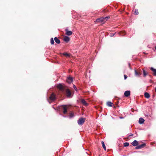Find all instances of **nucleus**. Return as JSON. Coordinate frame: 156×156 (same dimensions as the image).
Returning <instances> with one entry per match:
<instances>
[{
  "mask_svg": "<svg viewBox=\"0 0 156 156\" xmlns=\"http://www.w3.org/2000/svg\"><path fill=\"white\" fill-rule=\"evenodd\" d=\"M50 100L53 101L56 99V96L54 94H52L50 97Z\"/></svg>",
  "mask_w": 156,
  "mask_h": 156,
  "instance_id": "3",
  "label": "nucleus"
},
{
  "mask_svg": "<svg viewBox=\"0 0 156 156\" xmlns=\"http://www.w3.org/2000/svg\"><path fill=\"white\" fill-rule=\"evenodd\" d=\"M124 77L125 80L127 78V76L126 75H124Z\"/></svg>",
  "mask_w": 156,
  "mask_h": 156,
  "instance_id": "27",
  "label": "nucleus"
},
{
  "mask_svg": "<svg viewBox=\"0 0 156 156\" xmlns=\"http://www.w3.org/2000/svg\"><path fill=\"white\" fill-rule=\"evenodd\" d=\"M81 102L82 104L85 106H87L88 105V103L86 102V101L84 99H82L81 100Z\"/></svg>",
  "mask_w": 156,
  "mask_h": 156,
  "instance_id": "11",
  "label": "nucleus"
},
{
  "mask_svg": "<svg viewBox=\"0 0 156 156\" xmlns=\"http://www.w3.org/2000/svg\"><path fill=\"white\" fill-rule=\"evenodd\" d=\"M66 96L68 97H70L71 95V92L70 91V90L69 89H67L66 90Z\"/></svg>",
  "mask_w": 156,
  "mask_h": 156,
  "instance_id": "4",
  "label": "nucleus"
},
{
  "mask_svg": "<svg viewBox=\"0 0 156 156\" xmlns=\"http://www.w3.org/2000/svg\"><path fill=\"white\" fill-rule=\"evenodd\" d=\"M115 34H110V36L111 37H112Z\"/></svg>",
  "mask_w": 156,
  "mask_h": 156,
  "instance_id": "30",
  "label": "nucleus"
},
{
  "mask_svg": "<svg viewBox=\"0 0 156 156\" xmlns=\"http://www.w3.org/2000/svg\"><path fill=\"white\" fill-rule=\"evenodd\" d=\"M137 76H139L140 75V74L138 73V72L137 71Z\"/></svg>",
  "mask_w": 156,
  "mask_h": 156,
  "instance_id": "31",
  "label": "nucleus"
},
{
  "mask_svg": "<svg viewBox=\"0 0 156 156\" xmlns=\"http://www.w3.org/2000/svg\"><path fill=\"white\" fill-rule=\"evenodd\" d=\"M66 32V34L68 36H70L72 34V32L71 31H69L68 29H66L65 30Z\"/></svg>",
  "mask_w": 156,
  "mask_h": 156,
  "instance_id": "8",
  "label": "nucleus"
},
{
  "mask_svg": "<svg viewBox=\"0 0 156 156\" xmlns=\"http://www.w3.org/2000/svg\"><path fill=\"white\" fill-rule=\"evenodd\" d=\"M129 145V144L128 142H125L124 143V147H127Z\"/></svg>",
  "mask_w": 156,
  "mask_h": 156,
  "instance_id": "21",
  "label": "nucleus"
},
{
  "mask_svg": "<svg viewBox=\"0 0 156 156\" xmlns=\"http://www.w3.org/2000/svg\"><path fill=\"white\" fill-rule=\"evenodd\" d=\"M73 87L74 88L75 90L76 91H77V88H76L75 85H74V84L73 85Z\"/></svg>",
  "mask_w": 156,
  "mask_h": 156,
  "instance_id": "26",
  "label": "nucleus"
},
{
  "mask_svg": "<svg viewBox=\"0 0 156 156\" xmlns=\"http://www.w3.org/2000/svg\"><path fill=\"white\" fill-rule=\"evenodd\" d=\"M130 92L129 90H127L124 93V95L126 97H128L130 95Z\"/></svg>",
  "mask_w": 156,
  "mask_h": 156,
  "instance_id": "9",
  "label": "nucleus"
},
{
  "mask_svg": "<svg viewBox=\"0 0 156 156\" xmlns=\"http://www.w3.org/2000/svg\"><path fill=\"white\" fill-rule=\"evenodd\" d=\"M105 21L104 17H102L96 20V22H102Z\"/></svg>",
  "mask_w": 156,
  "mask_h": 156,
  "instance_id": "5",
  "label": "nucleus"
},
{
  "mask_svg": "<svg viewBox=\"0 0 156 156\" xmlns=\"http://www.w3.org/2000/svg\"><path fill=\"white\" fill-rule=\"evenodd\" d=\"M113 103L111 102L108 101L107 102V105L109 107H112Z\"/></svg>",
  "mask_w": 156,
  "mask_h": 156,
  "instance_id": "18",
  "label": "nucleus"
},
{
  "mask_svg": "<svg viewBox=\"0 0 156 156\" xmlns=\"http://www.w3.org/2000/svg\"><path fill=\"white\" fill-rule=\"evenodd\" d=\"M51 44H53L54 43V42L53 38H51Z\"/></svg>",
  "mask_w": 156,
  "mask_h": 156,
  "instance_id": "22",
  "label": "nucleus"
},
{
  "mask_svg": "<svg viewBox=\"0 0 156 156\" xmlns=\"http://www.w3.org/2000/svg\"><path fill=\"white\" fill-rule=\"evenodd\" d=\"M64 40L66 42H68L69 41V38L67 36H65L64 38Z\"/></svg>",
  "mask_w": 156,
  "mask_h": 156,
  "instance_id": "15",
  "label": "nucleus"
},
{
  "mask_svg": "<svg viewBox=\"0 0 156 156\" xmlns=\"http://www.w3.org/2000/svg\"><path fill=\"white\" fill-rule=\"evenodd\" d=\"M121 33H123V34H124L123 35H122V36H123L125 34V32L124 31H122Z\"/></svg>",
  "mask_w": 156,
  "mask_h": 156,
  "instance_id": "29",
  "label": "nucleus"
},
{
  "mask_svg": "<svg viewBox=\"0 0 156 156\" xmlns=\"http://www.w3.org/2000/svg\"><path fill=\"white\" fill-rule=\"evenodd\" d=\"M150 69L153 72V75L155 76H156V69L152 67L150 68Z\"/></svg>",
  "mask_w": 156,
  "mask_h": 156,
  "instance_id": "12",
  "label": "nucleus"
},
{
  "mask_svg": "<svg viewBox=\"0 0 156 156\" xmlns=\"http://www.w3.org/2000/svg\"><path fill=\"white\" fill-rule=\"evenodd\" d=\"M99 156H100L99 155Z\"/></svg>",
  "mask_w": 156,
  "mask_h": 156,
  "instance_id": "35",
  "label": "nucleus"
},
{
  "mask_svg": "<svg viewBox=\"0 0 156 156\" xmlns=\"http://www.w3.org/2000/svg\"><path fill=\"white\" fill-rule=\"evenodd\" d=\"M144 120L143 118H140L139 119V122L140 124H141L144 123Z\"/></svg>",
  "mask_w": 156,
  "mask_h": 156,
  "instance_id": "13",
  "label": "nucleus"
},
{
  "mask_svg": "<svg viewBox=\"0 0 156 156\" xmlns=\"http://www.w3.org/2000/svg\"><path fill=\"white\" fill-rule=\"evenodd\" d=\"M73 81V79L72 77H68L66 79V81L69 83H71Z\"/></svg>",
  "mask_w": 156,
  "mask_h": 156,
  "instance_id": "6",
  "label": "nucleus"
},
{
  "mask_svg": "<svg viewBox=\"0 0 156 156\" xmlns=\"http://www.w3.org/2000/svg\"><path fill=\"white\" fill-rule=\"evenodd\" d=\"M155 91L156 92V87L155 88Z\"/></svg>",
  "mask_w": 156,
  "mask_h": 156,
  "instance_id": "34",
  "label": "nucleus"
},
{
  "mask_svg": "<svg viewBox=\"0 0 156 156\" xmlns=\"http://www.w3.org/2000/svg\"><path fill=\"white\" fill-rule=\"evenodd\" d=\"M54 40L55 42L58 44H59L60 43V41L57 37L54 38Z\"/></svg>",
  "mask_w": 156,
  "mask_h": 156,
  "instance_id": "14",
  "label": "nucleus"
},
{
  "mask_svg": "<svg viewBox=\"0 0 156 156\" xmlns=\"http://www.w3.org/2000/svg\"><path fill=\"white\" fill-rule=\"evenodd\" d=\"M145 97L147 98H148L150 97V95L147 92H145L144 94Z\"/></svg>",
  "mask_w": 156,
  "mask_h": 156,
  "instance_id": "16",
  "label": "nucleus"
},
{
  "mask_svg": "<svg viewBox=\"0 0 156 156\" xmlns=\"http://www.w3.org/2000/svg\"><path fill=\"white\" fill-rule=\"evenodd\" d=\"M148 73L147 72L145 71V70H143V75L144 77H146V76L147 75Z\"/></svg>",
  "mask_w": 156,
  "mask_h": 156,
  "instance_id": "19",
  "label": "nucleus"
},
{
  "mask_svg": "<svg viewBox=\"0 0 156 156\" xmlns=\"http://www.w3.org/2000/svg\"><path fill=\"white\" fill-rule=\"evenodd\" d=\"M110 18V17L109 16H108L106 17H104V19L105 20V21H106L107 20L109 19Z\"/></svg>",
  "mask_w": 156,
  "mask_h": 156,
  "instance_id": "23",
  "label": "nucleus"
},
{
  "mask_svg": "<svg viewBox=\"0 0 156 156\" xmlns=\"http://www.w3.org/2000/svg\"><path fill=\"white\" fill-rule=\"evenodd\" d=\"M63 55H65L66 56H67V57H69V56H70V55L69 54H68V53H63Z\"/></svg>",
  "mask_w": 156,
  "mask_h": 156,
  "instance_id": "24",
  "label": "nucleus"
},
{
  "mask_svg": "<svg viewBox=\"0 0 156 156\" xmlns=\"http://www.w3.org/2000/svg\"><path fill=\"white\" fill-rule=\"evenodd\" d=\"M101 144H102V147H103L104 149V150L105 151H106V147L105 146V144H104V142L103 141H102L101 142Z\"/></svg>",
  "mask_w": 156,
  "mask_h": 156,
  "instance_id": "17",
  "label": "nucleus"
},
{
  "mask_svg": "<svg viewBox=\"0 0 156 156\" xmlns=\"http://www.w3.org/2000/svg\"><path fill=\"white\" fill-rule=\"evenodd\" d=\"M63 109V114H65L67 113V108L66 106H64L62 107Z\"/></svg>",
  "mask_w": 156,
  "mask_h": 156,
  "instance_id": "10",
  "label": "nucleus"
},
{
  "mask_svg": "<svg viewBox=\"0 0 156 156\" xmlns=\"http://www.w3.org/2000/svg\"><path fill=\"white\" fill-rule=\"evenodd\" d=\"M136 9H135V11H134V14H135V15H136Z\"/></svg>",
  "mask_w": 156,
  "mask_h": 156,
  "instance_id": "28",
  "label": "nucleus"
},
{
  "mask_svg": "<svg viewBox=\"0 0 156 156\" xmlns=\"http://www.w3.org/2000/svg\"><path fill=\"white\" fill-rule=\"evenodd\" d=\"M85 118H80L77 121L78 124L80 125H82L85 121Z\"/></svg>",
  "mask_w": 156,
  "mask_h": 156,
  "instance_id": "1",
  "label": "nucleus"
},
{
  "mask_svg": "<svg viewBox=\"0 0 156 156\" xmlns=\"http://www.w3.org/2000/svg\"><path fill=\"white\" fill-rule=\"evenodd\" d=\"M155 50H156V46H155Z\"/></svg>",
  "mask_w": 156,
  "mask_h": 156,
  "instance_id": "33",
  "label": "nucleus"
},
{
  "mask_svg": "<svg viewBox=\"0 0 156 156\" xmlns=\"http://www.w3.org/2000/svg\"><path fill=\"white\" fill-rule=\"evenodd\" d=\"M135 75H136V70H135Z\"/></svg>",
  "mask_w": 156,
  "mask_h": 156,
  "instance_id": "32",
  "label": "nucleus"
},
{
  "mask_svg": "<svg viewBox=\"0 0 156 156\" xmlns=\"http://www.w3.org/2000/svg\"><path fill=\"white\" fill-rule=\"evenodd\" d=\"M57 88L62 91H64V89L63 86L60 84H59L57 86Z\"/></svg>",
  "mask_w": 156,
  "mask_h": 156,
  "instance_id": "7",
  "label": "nucleus"
},
{
  "mask_svg": "<svg viewBox=\"0 0 156 156\" xmlns=\"http://www.w3.org/2000/svg\"><path fill=\"white\" fill-rule=\"evenodd\" d=\"M132 145L133 146H136V140H134L132 143Z\"/></svg>",
  "mask_w": 156,
  "mask_h": 156,
  "instance_id": "20",
  "label": "nucleus"
},
{
  "mask_svg": "<svg viewBox=\"0 0 156 156\" xmlns=\"http://www.w3.org/2000/svg\"><path fill=\"white\" fill-rule=\"evenodd\" d=\"M146 146V144L144 143H143L141 145H139L138 141H137V149H139L143 147Z\"/></svg>",
  "mask_w": 156,
  "mask_h": 156,
  "instance_id": "2",
  "label": "nucleus"
},
{
  "mask_svg": "<svg viewBox=\"0 0 156 156\" xmlns=\"http://www.w3.org/2000/svg\"><path fill=\"white\" fill-rule=\"evenodd\" d=\"M74 116V115L73 113H71L69 114V117L70 118H72Z\"/></svg>",
  "mask_w": 156,
  "mask_h": 156,
  "instance_id": "25",
  "label": "nucleus"
}]
</instances>
